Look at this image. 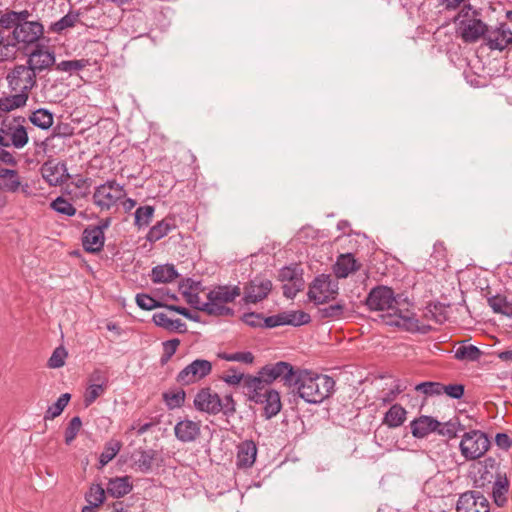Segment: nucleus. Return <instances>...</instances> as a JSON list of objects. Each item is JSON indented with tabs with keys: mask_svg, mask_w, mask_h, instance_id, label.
Returning a JSON list of instances; mask_svg holds the SVG:
<instances>
[{
	"mask_svg": "<svg viewBox=\"0 0 512 512\" xmlns=\"http://www.w3.org/2000/svg\"><path fill=\"white\" fill-rule=\"evenodd\" d=\"M490 505L487 498L477 491L462 493L456 503V512H489Z\"/></svg>",
	"mask_w": 512,
	"mask_h": 512,
	"instance_id": "f8f14e48",
	"label": "nucleus"
},
{
	"mask_svg": "<svg viewBox=\"0 0 512 512\" xmlns=\"http://www.w3.org/2000/svg\"><path fill=\"white\" fill-rule=\"evenodd\" d=\"M6 80L12 91L29 96L37 83V74L27 64H20L8 72Z\"/></svg>",
	"mask_w": 512,
	"mask_h": 512,
	"instance_id": "39448f33",
	"label": "nucleus"
},
{
	"mask_svg": "<svg viewBox=\"0 0 512 512\" xmlns=\"http://www.w3.org/2000/svg\"><path fill=\"white\" fill-rule=\"evenodd\" d=\"M220 357L226 361L242 362L251 364L254 361V356L251 352H236V353H223Z\"/></svg>",
	"mask_w": 512,
	"mask_h": 512,
	"instance_id": "4d7b16f0",
	"label": "nucleus"
},
{
	"mask_svg": "<svg viewBox=\"0 0 512 512\" xmlns=\"http://www.w3.org/2000/svg\"><path fill=\"white\" fill-rule=\"evenodd\" d=\"M345 310V305L342 303L331 304L327 307L319 309V314L322 318L338 319L342 317Z\"/></svg>",
	"mask_w": 512,
	"mask_h": 512,
	"instance_id": "864d4df0",
	"label": "nucleus"
},
{
	"mask_svg": "<svg viewBox=\"0 0 512 512\" xmlns=\"http://www.w3.org/2000/svg\"><path fill=\"white\" fill-rule=\"evenodd\" d=\"M133 488L130 477H116L109 480L107 493L115 498H121L129 494Z\"/></svg>",
	"mask_w": 512,
	"mask_h": 512,
	"instance_id": "a878e982",
	"label": "nucleus"
},
{
	"mask_svg": "<svg viewBox=\"0 0 512 512\" xmlns=\"http://www.w3.org/2000/svg\"><path fill=\"white\" fill-rule=\"evenodd\" d=\"M20 186L21 181L18 172H16L15 177L9 176L5 180L1 181L0 189L14 193L20 189Z\"/></svg>",
	"mask_w": 512,
	"mask_h": 512,
	"instance_id": "e2e57ef3",
	"label": "nucleus"
},
{
	"mask_svg": "<svg viewBox=\"0 0 512 512\" xmlns=\"http://www.w3.org/2000/svg\"><path fill=\"white\" fill-rule=\"evenodd\" d=\"M245 324L250 327L258 328L263 326V315L256 312L245 313L242 317Z\"/></svg>",
	"mask_w": 512,
	"mask_h": 512,
	"instance_id": "0e129e2a",
	"label": "nucleus"
},
{
	"mask_svg": "<svg viewBox=\"0 0 512 512\" xmlns=\"http://www.w3.org/2000/svg\"><path fill=\"white\" fill-rule=\"evenodd\" d=\"M156 451L153 449L141 450L138 452V457L134 461V465L142 473H148L152 469L153 461L156 457Z\"/></svg>",
	"mask_w": 512,
	"mask_h": 512,
	"instance_id": "c9c22d12",
	"label": "nucleus"
},
{
	"mask_svg": "<svg viewBox=\"0 0 512 512\" xmlns=\"http://www.w3.org/2000/svg\"><path fill=\"white\" fill-rule=\"evenodd\" d=\"M120 449L121 443L117 440H111L106 443L104 450L99 457L100 468L107 465L118 454Z\"/></svg>",
	"mask_w": 512,
	"mask_h": 512,
	"instance_id": "a19ab883",
	"label": "nucleus"
},
{
	"mask_svg": "<svg viewBox=\"0 0 512 512\" xmlns=\"http://www.w3.org/2000/svg\"><path fill=\"white\" fill-rule=\"evenodd\" d=\"M360 266L353 254L346 253L337 257L333 271L337 278H347L351 273L358 271Z\"/></svg>",
	"mask_w": 512,
	"mask_h": 512,
	"instance_id": "5701e85b",
	"label": "nucleus"
},
{
	"mask_svg": "<svg viewBox=\"0 0 512 512\" xmlns=\"http://www.w3.org/2000/svg\"><path fill=\"white\" fill-rule=\"evenodd\" d=\"M332 377L308 369L298 368L291 387L292 392L308 404H321L335 391Z\"/></svg>",
	"mask_w": 512,
	"mask_h": 512,
	"instance_id": "f257e3e1",
	"label": "nucleus"
},
{
	"mask_svg": "<svg viewBox=\"0 0 512 512\" xmlns=\"http://www.w3.org/2000/svg\"><path fill=\"white\" fill-rule=\"evenodd\" d=\"M411 433L415 438H424L440 427V422L431 416H420L410 423Z\"/></svg>",
	"mask_w": 512,
	"mask_h": 512,
	"instance_id": "b1692460",
	"label": "nucleus"
},
{
	"mask_svg": "<svg viewBox=\"0 0 512 512\" xmlns=\"http://www.w3.org/2000/svg\"><path fill=\"white\" fill-rule=\"evenodd\" d=\"M10 144L16 148L24 147L28 142V134L26 128L22 125H17L10 128Z\"/></svg>",
	"mask_w": 512,
	"mask_h": 512,
	"instance_id": "79ce46f5",
	"label": "nucleus"
},
{
	"mask_svg": "<svg viewBox=\"0 0 512 512\" xmlns=\"http://www.w3.org/2000/svg\"><path fill=\"white\" fill-rule=\"evenodd\" d=\"M70 398L71 395L69 393L62 394L54 404L48 407L44 419L52 420L58 417L68 405Z\"/></svg>",
	"mask_w": 512,
	"mask_h": 512,
	"instance_id": "58836bf2",
	"label": "nucleus"
},
{
	"mask_svg": "<svg viewBox=\"0 0 512 512\" xmlns=\"http://www.w3.org/2000/svg\"><path fill=\"white\" fill-rule=\"evenodd\" d=\"M126 195L124 187L115 180H109L95 188L93 202L102 210H109Z\"/></svg>",
	"mask_w": 512,
	"mask_h": 512,
	"instance_id": "423d86ee",
	"label": "nucleus"
},
{
	"mask_svg": "<svg viewBox=\"0 0 512 512\" xmlns=\"http://www.w3.org/2000/svg\"><path fill=\"white\" fill-rule=\"evenodd\" d=\"M481 351L474 345L460 346L455 351V358L457 360L476 361L479 359Z\"/></svg>",
	"mask_w": 512,
	"mask_h": 512,
	"instance_id": "37998d69",
	"label": "nucleus"
},
{
	"mask_svg": "<svg viewBox=\"0 0 512 512\" xmlns=\"http://www.w3.org/2000/svg\"><path fill=\"white\" fill-rule=\"evenodd\" d=\"M481 12L477 9H474L470 4H464L458 14L454 18V22L458 25H462V23L466 20H471L475 17H480Z\"/></svg>",
	"mask_w": 512,
	"mask_h": 512,
	"instance_id": "de8ad7c7",
	"label": "nucleus"
},
{
	"mask_svg": "<svg viewBox=\"0 0 512 512\" xmlns=\"http://www.w3.org/2000/svg\"><path fill=\"white\" fill-rule=\"evenodd\" d=\"M252 401L264 404V413L268 419L276 416L282 407L280 394L273 389L267 388L261 395L256 394L252 397Z\"/></svg>",
	"mask_w": 512,
	"mask_h": 512,
	"instance_id": "6ab92c4d",
	"label": "nucleus"
},
{
	"mask_svg": "<svg viewBox=\"0 0 512 512\" xmlns=\"http://www.w3.org/2000/svg\"><path fill=\"white\" fill-rule=\"evenodd\" d=\"M242 384L246 388L251 401L253 396L261 395L267 389V383L263 375L260 374L259 376L245 375Z\"/></svg>",
	"mask_w": 512,
	"mask_h": 512,
	"instance_id": "c756f323",
	"label": "nucleus"
},
{
	"mask_svg": "<svg viewBox=\"0 0 512 512\" xmlns=\"http://www.w3.org/2000/svg\"><path fill=\"white\" fill-rule=\"evenodd\" d=\"M272 289L269 279L256 277L244 286L243 301L246 304H255L265 299Z\"/></svg>",
	"mask_w": 512,
	"mask_h": 512,
	"instance_id": "2eb2a0df",
	"label": "nucleus"
},
{
	"mask_svg": "<svg viewBox=\"0 0 512 512\" xmlns=\"http://www.w3.org/2000/svg\"><path fill=\"white\" fill-rule=\"evenodd\" d=\"M492 484V495L495 503L498 506H503L506 501V494L509 489V481L506 477V474H497L496 478L493 480Z\"/></svg>",
	"mask_w": 512,
	"mask_h": 512,
	"instance_id": "cd10ccee",
	"label": "nucleus"
},
{
	"mask_svg": "<svg viewBox=\"0 0 512 512\" xmlns=\"http://www.w3.org/2000/svg\"><path fill=\"white\" fill-rule=\"evenodd\" d=\"M366 305L372 311L382 312L383 323L388 326L408 328L413 321L412 313L398 307V301L391 288L378 286L373 288L366 299Z\"/></svg>",
	"mask_w": 512,
	"mask_h": 512,
	"instance_id": "f03ea898",
	"label": "nucleus"
},
{
	"mask_svg": "<svg viewBox=\"0 0 512 512\" xmlns=\"http://www.w3.org/2000/svg\"><path fill=\"white\" fill-rule=\"evenodd\" d=\"M50 206L56 212L66 216H74L76 213V208L67 199L61 196L53 200Z\"/></svg>",
	"mask_w": 512,
	"mask_h": 512,
	"instance_id": "a18cd8bd",
	"label": "nucleus"
},
{
	"mask_svg": "<svg viewBox=\"0 0 512 512\" xmlns=\"http://www.w3.org/2000/svg\"><path fill=\"white\" fill-rule=\"evenodd\" d=\"M339 286L330 275L317 276L309 287L308 297L317 304H323L338 294Z\"/></svg>",
	"mask_w": 512,
	"mask_h": 512,
	"instance_id": "6e6552de",
	"label": "nucleus"
},
{
	"mask_svg": "<svg viewBox=\"0 0 512 512\" xmlns=\"http://www.w3.org/2000/svg\"><path fill=\"white\" fill-rule=\"evenodd\" d=\"M198 285L199 282H195L192 279H186L180 283L179 290L190 306L197 310L203 311V305H205V302L201 300L198 293L194 292Z\"/></svg>",
	"mask_w": 512,
	"mask_h": 512,
	"instance_id": "393cba45",
	"label": "nucleus"
},
{
	"mask_svg": "<svg viewBox=\"0 0 512 512\" xmlns=\"http://www.w3.org/2000/svg\"><path fill=\"white\" fill-rule=\"evenodd\" d=\"M211 371L212 364L210 361L196 359L178 373L176 380L181 385H189L203 379Z\"/></svg>",
	"mask_w": 512,
	"mask_h": 512,
	"instance_id": "9d476101",
	"label": "nucleus"
},
{
	"mask_svg": "<svg viewBox=\"0 0 512 512\" xmlns=\"http://www.w3.org/2000/svg\"><path fill=\"white\" fill-rule=\"evenodd\" d=\"M136 303L143 310H153L154 308L164 307L166 304L156 301L154 298L149 296L148 294H137L136 295Z\"/></svg>",
	"mask_w": 512,
	"mask_h": 512,
	"instance_id": "6e6d98bb",
	"label": "nucleus"
},
{
	"mask_svg": "<svg viewBox=\"0 0 512 512\" xmlns=\"http://www.w3.org/2000/svg\"><path fill=\"white\" fill-rule=\"evenodd\" d=\"M175 228L174 220L171 218H165L161 221H158L155 225H153L146 235V240L150 243L157 242L162 239L170 231Z\"/></svg>",
	"mask_w": 512,
	"mask_h": 512,
	"instance_id": "bb28decb",
	"label": "nucleus"
},
{
	"mask_svg": "<svg viewBox=\"0 0 512 512\" xmlns=\"http://www.w3.org/2000/svg\"><path fill=\"white\" fill-rule=\"evenodd\" d=\"M105 242L104 233L101 228H94L89 225L83 231L82 243L87 252L96 253L102 250Z\"/></svg>",
	"mask_w": 512,
	"mask_h": 512,
	"instance_id": "412c9836",
	"label": "nucleus"
},
{
	"mask_svg": "<svg viewBox=\"0 0 512 512\" xmlns=\"http://www.w3.org/2000/svg\"><path fill=\"white\" fill-rule=\"evenodd\" d=\"M43 31V26L39 22H23L14 28L13 38L18 44L35 45L43 35Z\"/></svg>",
	"mask_w": 512,
	"mask_h": 512,
	"instance_id": "dca6fc26",
	"label": "nucleus"
},
{
	"mask_svg": "<svg viewBox=\"0 0 512 512\" xmlns=\"http://www.w3.org/2000/svg\"><path fill=\"white\" fill-rule=\"evenodd\" d=\"M257 457V446L254 441L246 440L237 446L236 464L238 468H250Z\"/></svg>",
	"mask_w": 512,
	"mask_h": 512,
	"instance_id": "4be33fe9",
	"label": "nucleus"
},
{
	"mask_svg": "<svg viewBox=\"0 0 512 512\" xmlns=\"http://www.w3.org/2000/svg\"><path fill=\"white\" fill-rule=\"evenodd\" d=\"M474 483L479 488H485L490 485L496 478L497 474H501L499 464L495 458L487 457L483 461H479L473 465Z\"/></svg>",
	"mask_w": 512,
	"mask_h": 512,
	"instance_id": "9b49d317",
	"label": "nucleus"
},
{
	"mask_svg": "<svg viewBox=\"0 0 512 512\" xmlns=\"http://www.w3.org/2000/svg\"><path fill=\"white\" fill-rule=\"evenodd\" d=\"M447 252L442 242H436L433 246V252L431 254V260H435L436 266L446 265Z\"/></svg>",
	"mask_w": 512,
	"mask_h": 512,
	"instance_id": "bf43d9fd",
	"label": "nucleus"
},
{
	"mask_svg": "<svg viewBox=\"0 0 512 512\" xmlns=\"http://www.w3.org/2000/svg\"><path fill=\"white\" fill-rule=\"evenodd\" d=\"M106 388L101 385L89 384L84 394V405L89 407L98 397L104 394Z\"/></svg>",
	"mask_w": 512,
	"mask_h": 512,
	"instance_id": "5fc2aeb1",
	"label": "nucleus"
},
{
	"mask_svg": "<svg viewBox=\"0 0 512 512\" xmlns=\"http://www.w3.org/2000/svg\"><path fill=\"white\" fill-rule=\"evenodd\" d=\"M153 322L168 331L184 333L187 330L186 324L181 319H170L165 313H155Z\"/></svg>",
	"mask_w": 512,
	"mask_h": 512,
	"instance_id": "7c9ffc66",
	"label": "nucleus"
},
{
	"mask_svg": "<svg viewBox=\"0 0 512 512\" xmlns=\"http://www.w3.org/2000/svg\"><path fill=\"white\" fill-rule=\"evenodd\" d=\"M279 279L285 283H296L304 281L302 274L297 267H284L279 272Z\"/></svg>",
	"mask_w": 512,
	"mask_h": 512,
	"instance_id": "8fccbe9b",
	"label": "nucleus"
},
{
	"mask_svg": "<svg viewBox=\"0 0 512 512\" xmlns=\"http://www.w3.org/2000/svg\"><path fill=\"white\" fill-rule=\"evenodd\" d=\"M89 505L98 507L105 500V490L100 485H93L85 496Z\"/></svg>",
	"mask_w": 512,
	"mask_h": 512,
	"instance_id": "49530a36",
	"label": "nucleus"
},
{
	"mask_svg": "<svg viewBox=\"0 0 512 512\" xmlns=\"http://www.w3.org/2000/svg\"><path fill=\"white\" fill-rule=\"evenodd\" d=\"M194 407L198 411L216 415L222 410L221 398L210 388L205 387L196 393Z\"/></svg>",
	"mask_w": 512,
	"mask_h": 512,
	"instance_id": "4468645a",
	"label": "nucleus"
},
{
	"mask_svg": "<svg viewBox=\"0 0 512 512\" xmlns=\"http://www.w3.org/2000/svg\"><path fill=\"white\" fill-rule=\"evenodd\" d=\"M43 179L50 186L62 185L70 179L65 162L47 160L40 168Z\"/></svg>",
	"mask_w": 512,
	"mask_h": 512,
	"instance_id": "ddd939ff",
	"label": "nucleus"
},
{
	"mask_svg": "<svg viewBox=\"0 0 512 512\" xmlns=\"http://www.w3.org/2000/svg\"><path fill=\"white\" fill-rule=\"evenodd\" d=\"M154 212V207L150 205L138 207L135 211V226L138 228L148 226L153 218Z\"/></svg>",
	"mask_w": 512,
	"mask_h": 512,
	"instance_id": "ea45409f",
	"label": "nucleus"
},
{
	"mask_svg": "<svg viewBox=\"0 0 512 512\" xmlns=\"http://www.w3.org/2000/svg\"><path fill=\"white\" fill-rule=\"evenodd\" d=\"M485 40L492 50H504L512 44V31L506 23H500L495 29H488Z\"/></svg>",
	"mask_w": 512,
	"mask_h": 512,
	"instance_id": "a211bd4d",
	"label": "nucleus"
},
{
	"mask_svg": "<svg viewBox=\"0 0 512 512\" xmlns=\"http://www.w3.org/2000/svg\"><path fill=\"white\" fill-rule=\"evenodd\" d=\"M56 62L54 50L46 44L36 43L27 54L26 64L39 75L44 71H49Z\"/></svg>",
	"mask_w": 512,
	"mask_h": 512,
	"instance_id": "0eeeda50",
	"label": "nucleus"
},
{
	"mask_svg": "<svg viewBox=\"0 0 512 512\" xmlns=\"http://www.w3.org/2000/svg\"><path fill=\"white\" fill-rule=\"evenodd\" d=\"M29 120L34 126L47 130L53 125L54 117L48 109L40 108L30 115Z\"/></svg>",
	"mask_w": 512,
	"mask_h": 512,
	"instance_id": "72a5a7b5",
	"label": "nucleus"
},
{
	"mask_svg": "<svg viewBox=\"0 0 512 512\" xmlns=\"http://www.w3.org/2000/svg\"><path fill=\"white\" fill-rule=\"evenodd\" d=\"M488 305L498 314L512 316V303L505 296L495 295L488 298Z\"/></svg>",
	"mask_w": 512,
	"mask_h": 512,
	"instance_id": "e433bc0d",
	"label": "nucleus"
},
{
	"mask_svg": "<svg viewBox=\"0 0 512 512\" xmlns=\"http://www.w3.org/2000/svg\"><path fill=\"white\" fill-rule=\"evenodd\" d=\"M88 61L84 59L80 60H65L61 61L60 63L56 64V70L61 72H75L82 70L84 67H86Z\"/></svg>",
	"mask_w": 512,
	"mask_h": 512,
	"instance_id": "09e8293b",
	"label": "nucleus"
},
{
	"mask_svg": "<svg viewBox=\"0 0 512 512\" xmlns=\"http://www.w3.org/2000/svg\"><path fill=\"white\" fill-rule=\"evenodd\" d=\"M241 295V288L235 286H218L207 294L203 312L211 316H233L234 310L227 306Z\"/></svg>",
	"mask_w": 512,
	"mask_h": 512,
	"instance_id": "7ed1b4c3",
	"label": "nucleus"
},
{
	"mask_svg": "<svg viewBox=\"0 0 512 512\" xmlns=\"http://www.w3.org/2000/svg\"><path fill=\"white\" fill-rule=\"evenodd\" d=\"M80 13L78 11H70L61 19L51 25V30L56 33H61L67 28L74 27L79 21Z\"/></svg>",
	"mask_w": 512,
	"mask_h": 512,
	"instance_id": "4c0bfd02",
	"label": "nucleus"
},
{
	"mask_svg": "<svg viewBox=\"0 0 512 512\" xmlns=\"http://www.w3.org/2000/svg\"><path fill=\"white\" fill-rule=\"evenodd\" d=\"M17 25L16 12L9 11L0 16V26L5 29L15 28Z\"/></svg>",
	"mask_w": 512,
	"mask_h": 512,
	"instance_id": "774afa93",
	"label": "nucleus"
},
{
	"mask_svg": "<svg viewBox=\"0 0 512 512\" xmlns=\"http://www.w3.org/2000/svg\"><path fill=\"white\" fill-rule=\"evenodd\" d=\"M282 288L284 296L292 299L304 288V281L298 280L296 283H284Z\"/></svg>",
	"mask_w": 512,
	"mask_h": 512,
	"instance_id": "69168bd1",
	"label": "nucleus"
},
{
	"mask_svg": "<svg viewBox=\"0 0 512 512\" xmlns=\"http://www.w3.org/2000/svg\"><path fill=\"white\" fill-rule=\"evenodd\" d=\"M67 351L64 347H57L51 357L48 360V366L50 368H60L65 364V359L67 357Z\"/></svg>",
	"mask_w": 512,
	"mask_h": 512,
	"instance_id": "13d9d810",
	"label": "nucleus"
},
{
	"mask_svg": "<svg viewBox=\"0 0 512 512\" xmlns=\"http://www.w3.org/2000/svg\"><path fill=\"white\" fill-rule=\"evenodd\" d=\"M82 427V421L80 417L75 416L73 417L66 430H65V443L67 445L71 444L74 439L76 438L77 434L79 433L80 429Z\"/></svg>",
	"mask_w": 512,
	"mask_h": 512,
	"instance_id": "603ef678",
	"label": "nucleus"
},
{
	"mask_svg": "<svg viewBox=\"0 0 512 512\" xmlns=\"http://www.w3.org/2000/svg\"><path fill=\"white\" fill-rule=\"evenodd\" d=\"M178 277L174 265H158L152 269L151 279L154 283H170Z\"/></svg>",
	"mask_w": 512,
	"mask_h": 512,
	"instance_id": "c85d7f7f",
	"label": "nucleus"
},
{
	"mask_svg": "<svg viewBox=\"0 0 512 512\" xmlns=\"http://www.w3.org/2000/svg\"><path fill=\"white\" fill-rule=\"evenodd\" d=\"M28 100L27 94L16 92L14 95L0 98V112H10L26 105Z\"/></svg>",
	"mask_w": 512,
	"mask_h": 512,
	"instance_id": "473e14b6",
	"label": "nucleus"
},
{
	"mask_svg": "<svg viewBox=\"0 0 512 512\" xmlns=\"http://www.w3.org/2000/svg\"><path fill=\"white\" fill-rule=\"evenodd\" d=\"M283 325L301 326L310 322L311 317L304 311H285L281 312Z\"/></svg>",
	"mask_w": 512,
	"mask_h": 512,
	"instance_id": "f704fd0d",
	"label": "nucleus"
},
{
	"mask_svg": "<svg viewBox=\"0 0 512 512\" xmlns=\"http://www.w3.org/2000/svg\"><path fill=\"white\" fill-rule=\"evenodd\" d=\"M200 432V422L189 419L179 421L174 427L175 437L183 443L195 441Z\"/></svg>",
	"mask_w": 512,
	"mask_h": 512,
	"instance_id": "aec40b11",
	"label": "nucleus"
},
{
	"mask_svg": "<svg viewBox=\"0 0 512 512\" xmlns=\"http://www.w3.org/2000/svg\"><path fill=\"white\" fill-rule=\"evenodd\" d=\"M107 383L108 378L106 374L100 369L94 370L89 377V384L101 385L102 387L106 388Z\"/></svg>",
	"mask_w": 512,
	"mask_h": 512,
	"instance_id": "338daca9",
	"label": "nucleus"
},
{
	"mask_svg": "<svg viewBox=\"0 0 512 512\" xmlns=\"http://www.w3.org/2000/svg\"><path fill=\"white\" fill-rule=\"evenodd\" d=\"M185 392L184 390H178L175 392H165L163 394V400L165 401L167 407L169 409L180 408L185 402Z\"/></svg>",
	"mask_w": 512,
	"mask_h": 512,
	"instance_id": "c03bdc74",
	"label": "nucleus"
},
{
	"mask_svg": "<svg viewBox=\"0 0 512 512\" xmlns=\"http://www.w3.org/2000/svg\"><path fill=\"white\" fill-rule=\"evenodd\" d=\"M458 32L465 43H475L486 37L488 26L479 17L466 20L458 27Z\"/></svg>",
	"mask_w": 512,
	"mask_h": 512,
	"instance_id": "f3484780",
	"label": "nucleus"
},
{
	"mask_svg": "<svg viewBox=\"0 0 512 512\" xmlns=\"http://www.w3.org/2000/svg\"><path fill=\"white\" fill-rule=\"evenodd\" d=\"M297 373L298 368L295 369L290 363L284 361L265 365L259 372L260 375H263L267 385L280 379L288 388L292 387Z\"/></svg>",
	"mask_w": 512,
	"mask_h": 512,
	"instance_id": "1a4fd4ad",
	"label": "nucleus"
},
{
	"mask_svg": "<svg viewBox=\"0 0 512 512\" xmlns=\"http://www.w3.org/2000/svg\"><path fill=\"white\" fill-rule=\"evenodd\" d=\"M465 387L462 384H442V394L452 399H461L464 395Z\"/></svg>",
	"mask_w": 512,
	"mask_h": 512,
	"instance_id": "052dcab7",
	"label": "nucleus"
},
{
	"mask_svg": "<svg viewBox=\"0 0 512 512\" xmlns=\"http://www.w3.org/2000/svg\"><path fill=\"white\" fill-rule=\"evenodd\" d=\"M406 414V410L400 404H394L385 413L383 424L389 428H397L405 422Z\"/></svg>",
	"mask_w": 512,
	"mask_h": 512,
	"instance_id": "2f4dec72",
	"label": "nucleus"
},
{
	"mask_svg": "<svg viewBox=\"0 0 512 512\" xmlns=\"http://www.w3.org/2000/svg\"><path fill=\"white\" fill-rule=\"evenodd\" d=\"M245 374L236 368H230L227 373L222 376V380L232 386L239 385L243 382Z\"/></svg>",
	"mask_w": 512,
	"mask_h": 512,
	"instance_id": "680f3d73",
	"label": "nucleus"
},
{
	"mask_svg": "<svg viewBox=\"0 0 512 512\" xmlns=\"http://www.w3.org/2000/svg\"><path fill=\"white\" fill-rule=\"evenodd\" d=\"M490 447V440L480 430L465 432L459 444L461 455L468 461L482 457Z\"/></svg>",
	"mask_w": 512,
	"mask_h": 512,
	"instance_id": "20e7f679",
	"label": "nucleus"
},
{
	"mask_svg": "<svg viewBox=\"0 0 512 512\" xmlns=\"http://www.w3.org/2000/svg\"><path fill=\"white\" fill-rule=\"evenodd\" d=\"M415 390L427 396L441 395L442 383L439 382H422L416 385Z\"/></svg>",
	"mask_w": 512,
	"mask_h": 512,
	"instance_id": "3c124183",
	"label": "nucleus"
}]
</instances>
